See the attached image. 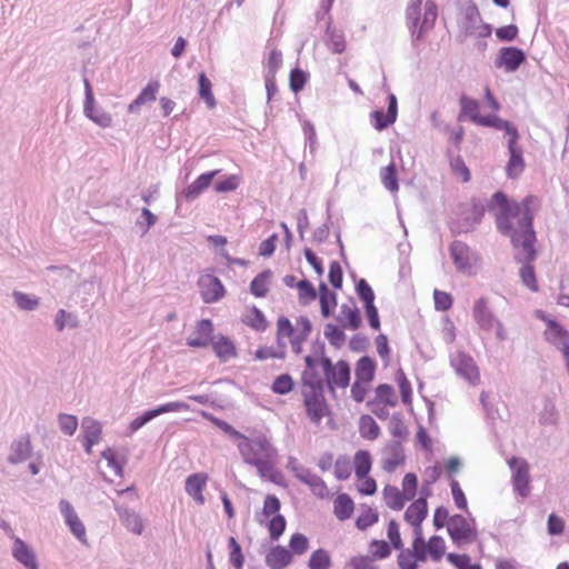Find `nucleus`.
Instances as JSON below:
<instances>
[{
  "label": "nucleus",
  "mask_w": 569,
  "mask_h": 569,
  "mask_svg": "<svg viewBox=\"0 0 569 569\" xmlns=\"http://www.w3.org/2000/svg\"><path fill=\"white\" fill-rule=\"evenodd\" d=\"M520 134L518 131L515 134L510 136L507 141L509 159L506 166V173L507 177L511 179L518 178L526 167L523 159V150L518 144Z\"/></svg>",
  "instance_id": "obj_15"
},
{
  "label": "nucleus",
  "mask_w": 569,
  "mask_h": 569,
  "mask_svg": "<svg viewBox=\"0 0 569 569\" xmlns=\"http://www.w3.org/2000/svg\"><path fill=\"white\" fill-rule=\"evenodd\" d=\"M323 333L329 343L337 349L341 348L346 341V333L337 325L327 323Z\"/></svg>",
  "instance_id": "obj_51"
},
{
  "label": "nucleus",
  "mask_w": 569,
  "mask_h": 569,
  "mask_svg": "<svg viewBox=\"0 0 569 569\" xmlns=\"http://www.w3.org/2000/svg\"><path fill=\"white\" fill-rule=\"evenodd\" d=\"M251 315H252V318L249 320H243V322L258 332L266 331V329L268 327V321H267L263 312L258 307L252 306Z\"/></svg>",
  "instance_id": "obj_62"
},
{
  "label": "nucleus",
  "mask_w": 569,
  "mask_h": 569,
  "mask_svg": "<svg viewBox=\"0 0 569 569\" xmlns=\"http://www.w3.org/2000/svg\"><path fill=\"white\" fill-rule=\"evenodd\" d=\"M448 535L457 546L472 542L477 539L478 532L462 515H453L449 519Z\"/></svg>",
  "instance_id": "obj_11"
},
{
  "label": "nucleus",
  "mask_w": 569,
  "mask_h": 569,
  "mask_svg": "<svg viewBox=\"0 0 569 569\" xmlns=\"http://www.w3.org/2000/svg\"><path fill=\"white\" fill-rule=\"evenodd\" d=\"M12 557L27 569H40L34 551L19 537L13 540Z\"/></svg>",
  "instance_id": "obj_21"
},
{
  "label": "nucleus",
  "mask_w": 569,
  "mask_h": 569,
  "mask_svg": "<svg viewBox=\"0 0 569 569\" xmlns=\"http://www.w3.org/2000/svg\"><path fill=\"white\" fill-rule=\"evenodd\" d=\"M272 276L270 269H266L258 273L250 282V292L257 298H263L267 296L269 288L268 281Z\"/></svg>",
  "instance_id": "obj_41"
},
{
  "label": "nucleus",
  "mask_w": 569,
  "mask_h": 569,
  "mask_svg": "<svg viewBox=\"0 0 569 569\" xmlns=\"http://www.w3.org/2000/svg\"><path fill=\"white\" fill-rule=\"evenodd\" d=\"M386 405L390 407H395L397 405V399L395 397V389L389 383H381L376 388V398L373 400H369L367 402V407H371L375 405Z\"/></svg>",
  "instance_id": "obj_38"
},
{
  "label": "nucleus",
  "mask_w": 569,
  "mask_h": 569,
  "mask_svg": "<svg viewBox=\"0 0 569 569\" xmlns=\"http://www.w3.org/2000/svg\"><path fill=\"white\" fill-rule=\"evenodd\" d=\"M238 450L243 462H249L252 458H277L278 450L272 445L270 437L260 430H250L249 435L238 443Z\"/></svg>",
  "instance_id": "obj_3"
},
{
  "label": "nucleus",
  "mask_w": 569,
  "mask_h": 569,
  "mask_svg": "<svg viewBox=\"0 0 569 569\" xmlns=\"http://www.w3.org/2000/svg\"><path fill=\"white\" fill-rule=\"evenodd\" d=\"M210 345L212 346L216 357L221 362H227L230 359L236 358L238 356L236 345L227 336H223V335L213 336Z\"/></svg>",
  "instance_id": "obj_24"
},
{
  "label": "nucleus",
  "mask_w": 569,
  "mask_h": 569,
  "mask_svg": "<svg viewBox=\"0 0 569 569\" xmlns=\"http://www.w3.org/2000/svg\"><path fill=\"white\" fill-rule=\"evenodd\" d=\"M519 262H522V267L520 268L519 276L523 286L530 289L532 292H537L539 290L535 268L532 262L535 260H530L528 253H526L525 259L517 258Z\"/></svg>",
  "instance_id": "obj_35"
},
{
  "label": "nucleus",
  "mask_w": 569,
  "mask_h": 569,
  "mask_svg": "<svg viewBox=\"0 0 569 569\" xmlns=\"http://www.w3.org/2000/svg\"><path fill=\"white\" fill-rule=\"evenodd\" d=\"M428 516V502L426 497L416 499L406 510L405 520L413 527L417 541L421 540V523Z\"/></svg>",
  "instance_id": "obj_19"
},
{
  "label": "nucleus",
  "mask_w": 569,
  "mask_h": 569,
  "mask_svg": "<svg viewBox=\"0 0 569 569\" xmlns=\"http://www.w3.org/2000/svg\"><path fill=\"white\" fill-rule=\"evenodd\" d=\"M355 473L359 480L367 478L372 467L371 455L368 450H358L353 459Z\"/></svg>",
  "instance_id": "obj_39"
},
{
  "label": "nucleus",
  "mask_w": 569,
  "mask_h": 569,
  "mask_svg": "<svg viewBox=\"0 0 569 569\" xmlns=\"http://www.w3.org/2000/svg\"><path fill=\"white\" fill-rule=\"evenodd\" d=\"M398 117V100L393 93L387 97V111L377 109L370 113V119L373 128L382 131L392 126Z\"/></svg>",
  "instance_id": "obj_17"
},
{
  "label": "nucleus",
  "mask_w": 569,
  "mask_h": 569,
  "mask_svg": "<svg viewBox=\"0 0 569 569\" xmlns=\"http://www.w3.org/2000/svg\"><path fill=\"white\" fill-rule=\"evenodd\" d=\"M559 412L556 408L555 402L547 398L543 401V408L539 413V423L541 426H555L558 423Z\"/></svg>",
  "instance_id": "obj_46"
},
{
  "label": "nucleus",
  "mask_w": 569,
  "mask_h": 569,
  "mask_svg": "<svg viewBox=\"0 0 569 569\" xmlns=\"http://www.w3.org/2000/svg\"><path fill=\"white\" fill-rule=\"evenodd\" d=\"M116 511L122 525L131 532L141 535L143 531V522L141 517L133 510L128 508H116Z\"/></svg>",
  "instance_id": "obj_34"
},
{
  "label": "nucleus",
  "mask_w": 569,
  "mask_h": 569,
  "mask_svg": "<svg viewBox=\"0 0 569 569\" xmlns=\"http://www.w3.org/2000/svg\"><path fill=\"white\" fill-rule=\"evenodd\" d=\"M438 17V6L433 0H427L425 3V11L419 26L416 40H422L425 36L433 29Z\"/></svg>",
  "instance_id": "obj_30"
},
{
  "label": "nucleus",
  "mask_w": 569,
  "mask_h": 569,
  "mask_svg": "<svg viewBox=\"0 0 569 569\" xmlns=\"http://www.w3.org/2000/svg\"><path fill=\"white\" fill-rule=\"evenodd\" d=\"M378 521H379V513L377 512V510H375L370 507H366V509L356 519V527L359 530L365 531L369 527L377 523Z\"/></svg>",
  "instance_id": "obj_56"
},
{
  "label": "nucleus",
  "mask_w": 569,
  "mask_h": 569,
  "mask_svg": "<svg viewBox=\"0 0 569 569\" xmlns=\"http://www.w3.org/2000/svg\"><path fill=\"white\" fill-rule=\"evenodd\" d=\"M208 478L209 477L206 472H196L189 475L186 479L184 490L197 502V505L204 503L202 492L207 486Z\"/></svg>",
  "instance_id": "obj_22"
},
{
  "label": "nucleus",
  "mask_w": 569,
  "mask_h": 569,
  "mask_svg": "<svg viewBox=\"0 0 569 569\" xmlns=\"http://www.w3.org/2000/svg\"><path fill=\"white\" fill-rule=\"evenodd\" d=\"M355 510L352 498L348 493H339L333 501V513L340 520L349 519Z\"/></svg>",
  "instance_id": "obj_36"
},
{
  "label": "nucleus",
  "mask_w": 569,
  "mask_h": 569,
  "mask_svg": "<svg viewBox=\"0 0 569 569\" xmlns=\"http://www.w3.org/2000/svg\"><path fill=\"white\" fill-rule=\"evenodd\" d=\"M449 252L457 271L469 276L476 273V266L480 260V256L466 242L460 240L452 241L449 246Z\"/></svg>",
  "instance_id": "obj_7"
},
{
  "label": "nucleus",
  "mask_w": 569,
  "mask_h": 569,
  "mask_svg": "<svg viewBox=\"0 0 569 569\" xmlns=\"http://www.w3.org/2000/svg\"><path fill=\"white\" fill-rule=\"evenodd\" d=\"M472 318L479 329L485 332H491L496 329V337L499 341H505L508 338L505 325L496 317L489 307V299L480 297L473 303Z\"/></svg>",
  "instance_id": "obj_6"
},
{
  "label": "nucleus",
  "mask_w": 569,
  "mask_h": 569,
  "mask_svg": "<svg viewBox=\"0 0 569 569\" xmlns=\"http://www.w3.org/2000/svg\"><path fill=\"white\" fill-rule=\"evenodd\" d=\"M325 43L328 50L333 54H341L347 49V41L342 30L332 26V19L329 17L325 32Z\"/></svg>",
  "instance_id": "obj_23"
},
{
  "label": "nucleus",
  "mask_w": 569,
  "mask_h": 569,
  "mask_svg": "<svg viewBox=\"0 0 569 569\" xmlns=\"http://www.w3.org/2000/svg\"><path fill=\"white\" fill-rule=\"evenodd\" d=\"M376 369V361L371 357H361L356 363V380L363 383H370L375 378Z\"/></svg>",
  "instance_id": "obj_33"
},
{
  "label": "nucleus",
  "mask_w": 569,
  "mask_h": 569,
  "mask_svg": "<svg viewBox=\"0 0 569 569\" xmlns=\"http://www.w3.org/2000/svg\"><path fill=\"white\" fill-rule=\"evenodd\" d=\"M12 296L18 307L22 310L32 311L39 306V299L34 296L21 291H13Z\"/></svg>",
  "instance_id": "obj_61"
},
{
  "label": "nucleus",
  "mask_w": 569,
  "mask_h": 569,
  "mask_svg": "<svg viewBox=\"0 0 569 569\" xmlns=\"http://www.w3.org/2000/svg\"><path fill=\"white\" fill-rule=\"evenodd\" d=\"M83 87H84V102H83V113L84 116L93 121L101 128H109L112 124V117L110 113L106 112L103 109L96 107V100L93 96L92 86L88 78H83Z\"/></svg>",
  "instance_id": "obj_10"
},
{
  "label": "nucleus",
  "mask_w": 569,
  "mask_h": 569,
  "mask_svg": "<svg viewBox=\"0 0 569 569\" xmlns=\"http://www.w3.org/2000/svg\"><path fill=\"white\" fill-rule=\"evenodd\" d=\"M303 406L308 418L313 423H320V421L331 413L330 407L325 398V389L313 391H302Z\"/></svg>",
  "instance_id": "obj_9"
},
{
  "label": "nucleus",
  "mask_w": 569,
  "mask_h": 569,
  "mask_svg": "<svg viewBox=\"0 0 569 569\" xmlns=\"http://www.w3.org/2000/svg\"><path fill=\"white\" fill-rule=\"evenodd\" d=\"M309 79V73L299 67L293 68L289 74V87L293 93L303 90Z\"/></svg>",
  "instance_id": "obj_50"
},
{
  "label": "nucleus",
  "mask_w": 569,
  "mask_h": 569,
  "mask_svg": "<svg viewBox=\"0 0 569 569\" xmlns=\"http://www.w3.org/2000/svg\"><path fill=\"white\" fill-rule=\"evenodd\" d=\"M380 178L383 187L390 192L399 190L398 173L393 162L381 169Z\"/></svg>",
  "instance_id": "obj_45"
},
{
  "label": "nucleus",
  "mask_w": 569,
  "mask_h": 569,
  "mask_svg": "<svg viewBox=\"0 0 569 569\" xmlns=\"http://www.w3.org/2000/svg\"><path fill=\"white\" fill-rule=\"evenodd\" d=\"M198 93L199 97L206 102L209 109H213L217 104L216 98L212 93V83L204 72H200L198 76Z\"/></svg>",
  "instance_id": "obj_43"
},
{
  "label": "nucleus",
  "mask_w": 569,
  "mask_h": 569,
  "mask_svg": "<svg viewBox=\"0 0 569 569\" xmlns=\"http://www.w3.org/2000/svg\"><path fill=\"white\" fill-rule=\"evenodd\" d=\"M508 465L512 470L513 491L523 498L528 497L530 492L529 463L522 458L511 457Z\"/></svg>",
  "instance_id": "obj_12"
},
{
  "label": "nucleus",
  "mask_w": 569,
  "mask_h": 569,
  "mask_svg": "<svg viewBox=\"0 0 569 569\" xmlns=\"http://www.w3.org/2000/svg\"><path fill=\"white\" fill-rule=\"evenodd\" d=\"M461 18L458 20V41L462 43L469 37L481 39L489 38L492 33L491 24L483 22L478 6L470 1L460 10Z\"/></svg>",
  "instance_id": "obj_2"
},
{
  "label": "nucleus",
  "mask_w": 569,
  "mask_h": 569,
  "mask_svg": "<svg viewBox=\"0 0 569 569\" xmlns=\"http://www.w3.org/2000/svg\"><path fill=\"white\" fill-rule=\"evenodd\" d=\"M360 436L368 440H375L380 435V427L369 415H362L359 420Z\"/></svg>",
  "instance_id": "obj_44"
},
{
  "label": "nucleus",
  "mask_w": 569,
  "mask_h": 569,
  "mask_svg": "<svg viewBox=\"0 0 569 569\" xmlns=\"http://www.w3.org/2000/svg\"><path fill=\"white\" fill-rule=\"evenodd\" d=\"M450 365L470 385L476 386L480 381L479 368L470 355L459 351L450 357Z\"/></svg>",
  "instance_id": "obj_13"
},
{
  "label": "nucleus",
  "mask_w": 569,
  "mask_h": 569,
  "mask_svg": "<svg viewBox=\"0 0 569 569\" xmlns=\"http://www.w3.org/2000/svg\"><path fill=\"white\" fill-rule=\"evenodd\" d=\"M287 520L281 513L273 516L267 523V528L272 541H277L286 531Z\"/></svg>",
  "instance_id": "obj_52"
},
{
  "label": "nucleus",
  "mask_w": 569,
  "mask_h": 569,
  "mask_svg": "<svg viewBox=\"0 0 569 569\" xmlns=\"http://www.w3.org/2000/svg\"><path fill=\"white\" fill-rule=\"evenodd\" d=\"M545 339L558 350L563 351L569 346V331L559 321H548Z\"/></svg>",
  "instance_id": "obj_25"
},
{
  "label": "nucleus",
  "mask_w": 569,
  "mask_h": 569,
  "mask_svg": "<svg viewBox=\"0 0 569 569\" xmlns=\"http://www.w3.org/2000/svg\"><path fill=\"white\" fill-rule=\"evenodd\" d=\"M488 201L472 197L470 200V208L463 204L459 206L458 219L453 222L451 231L453 233H468L476 229L481 223L482 218L488 210Z\"/></svg>",
  "instance_id": "obj_4"
},
{
  "label": "nucleus",
  "mask_w": 569,
  "mask_h": 569,
  "mask_svg": "<svg viewBox=\"0 0 569 569\" xmlns=\"http://www.w3.org/2000/svg\"><path fill=\"white\" fill-rule=\"evenodd\" d=\"M386 450L390 453V456L383 459L382 468L387 472H393L397 467L405 463L406 456L403 447L400 441L393 440L388 443Z\"/></svg>",
  "instance_id": "obj_29"
},
{
  "label": "nucleus",
  "mask_w": 569,
  "mask_h": 569,
  "mask_svg": "<svg viewBox=\"0 0 569 569\" xmlns=\"http://www.w3.org/2000/svg\"><path fill=\"white\" fill-rule=\"evenodd\" d=\"M198 284L201 298L206 303H214L226 296V289L221 280L212 274L201 276Z\"/></svg>",
  "instance_id": "obj_18"
},
{
  "label": "nucleus",
  "mask_w": 569,
  "mask_h": 569,
  "mask_svg": "<svg viewBox=\"0 0 569 569\" xmlns=\"http://www.w3.org/2000/svg\"><path fill=\"white\" fill-rule=\"evenodd\" d=\"M535 200L536 197L527 196L521 202H517L510 200L503 191L498 190L487 203L488 211L495 212L497 230L501 234L510 237L512 246L521 247L530 260L537 258L535 213L531 209Z\"/></svg>",
  "instance_id": "obj_1"
},
{
  "label": "nucleus",
  "mask_w": 569,
  "mask_h": 569,
  "mask_svg": "<svg viewBox=\"0 0 569 569\" xmlns=\"http://www.w3.org/2000/svg\"><path fill=\"white\" fill-rule=\"evenodd\" d=\"M277 461V458H259V459H251L247 465L256 467L259 476L261 478H269L274 471V463Z\"/></svg>",
  "instance_id": "obj_55"
},
{
  "label": "nucleus",
  "mask_w": 569,
  "mask_h": 569,
  "mask_svg": "<svg viewBox=\"0 0 569 569\" xmlns=\"http://www.w3.org/2000/svg\"><path fill=\"white\" fill-rule=\"evenodd\" d=\"M54 326L58 331H62L66 327L77 328L79 326V320L77 315L67 312L64 309H60L56 315Z\"/></svg>",
  "instance_id": "obj_54"
},
{
  "label": "nucleus",
  "mask_w": 569,
  "mask_h": 569,
  "mask_svg": "<svg viewBox=\"0 0 569 569\" xmlns=\"http://www.w3.org/2000/svg\"><path fill=\"white\" fill-rule=\"evenodd\" d=\"M352 467L348 456L341 455L335 462V476L338 480H347L351 476Z\"/></svg>",
  "instance_id": "obj_64"
},
{
  "label": "nucleus",
  "mask_w": 569,
  "mask_h": 569,
  "mask_svg": "<svg viewBox=\"0 0 569 569\" xmlns=\"http://www.w3.org/2000/svg\"><path fill=\"white\" fill-rule=\"evenodd\" d=\"M353 307L343 303L340 308L341 315L346 318L347 322H342V328L356 330L361 326L360 310L356 307L355 300L351 298Z\"/></svg>",
  "instance_id": "obj_42"
},
{
  "label": "nucleus",
  "mask_w": 569,
  "mask_h": 569,
  "mask_svg": "<svg viewBox=\"0 0 569 569\" xmlns=\"http://www.w3.org/2000/svg\"><path fill=\"white\" fill-rule=\"evenodd\" d=\"M422 0H410L406 9V24L411 34L412 46H416V36L421 23Z\"/></svg>",
  "instance_id": "obj_28"
},
{
  "label": "nucleus",
  "mask_w": 569,
  "mask_h": 569,
  "mask_svg": "<svg viewBox=\"0 0 569 569\" xmlns=\"http://www.w3.org/2000/svg\"><path fill=\"white\" fill-rule=\"evenodd\" d=\"M527 60L526 52L518 47H502L495 59V67L508 73L516 72Z\"/></svg>",
  "instance_id": "obj_14"
},
{
  "label": "nucleus",
  "mask_w": 569,
  "mask_h": 569,
  "mask_svg": "<svg viewBox=\"0 0 569 569\" xmlns=\"http://www.w3.org/2000/svg\"><path fill=\"white\" fill-rule=\"evenodd\" d=\"M292 553L283 546L271 547L264 562L270 569H283L292 562Z\"/></svg>",
  "instance_id": "obj_27"
},
{
  "label": "nucleus",
  "mask_w": 569,
  "mask_h": 569,
  "mask_svg": "<svg viewBox=\"0 0 569 569\" xmlns=\"http://www.w3.org/2000/svg\"><path fill=\"white\" fill-rule=\"evenodd\" d=\"M476 124L493 128L496 130H502L505 131L506 136H508V138L518 132V128L512 122L505 120L497 114H480V117L476 119Z\"/></svg>",
  "instance_id": "obj_31"
},
{
  "label": "nucleus",
  "mask_w": 569,
  "mask_h": 569,
  "mask_svg": "<svg viewBox=\"0 0 569 569\" xmlns=\"http://www.w3.org/2000/svg\"><path fill=\"white\" fill-rule=\"evenodd\" d=\"M320 310L323 318H329L337 307V295L325 282L319 284Z\"/></svg>",
  "instance_id": "obj_37"
},
{
  "label": "nucleus",
  "mask_w": 569,
  "mask_h": 569,
  "mask_svg": "<svg viewBox=\"0 0 569 569\" xmlns=\"http://www.w3.org/2000/svg\"><path fill=\"white\" fill-rule=\"evenodd\" d=\"M293 387L295 382L292 377L289 373H282L273 380L271 390L276 395L284 396L292 391Z\"/></svg>",
  "instance_id": "obj_57"
},
{
  "label": "nucleus",
  "mask_w": 569,
  "mask_h": 569,
  "mask_svg": "<svg viewBox=\"0 0 569 569\" xmlns=\"http://www.w3.org/2000/svg\"><path fill=\"white\" fill-rule=\"evenodd\" d=\"M309 569H329L331 567V558L329 552L322 548L313 551L309 559Z\"/></svg>",
  "instance_id": "obj_53"
},
{
  "label": "nucleus",
  "mask_w": 569,
  "mask_h": 569,
  "mask_svg": "<svg viewBox=\"0 0 569 569\" xmlns=\"http://www.w3.org/2000/svg\"><path fill=\"white\" fill-rule=\"evenodd\" d=\"M383 496L387 506L396 511L401 510L406 501L409 500L396 486L391 485H387L383 488Z\"/></svg>",
  "instance_id": "obj_40"
},
{
  "label": "nucleus",
  "mask_w": 569,
  "mask_h": 569,
  "mask_svg": "<svg viewBox=\"0 0 569 569\" xmlns=\"http://www.w3.org/2000/svg\"><path fill=\"white\" fill-rule=\"evenodd\" d=\"M160 83L158 81H150L137 96V98L128 106V112L136 113L140 107L153 102L157 99Z\"/></svg>",
  "instance_id": "obj_32"
},
{
  "label": "nucleus",
  "mask_w": 569,
  "mask_h": 569,
  "mask_svg": "<svg viewBox=\"0 0 569 569\" xmlns=\"http://www.w3.org/2000/svg\"><path fill=\"white\" fill-rule=\"evenodd\" d=\"M320 366L325 375V387L330 393L336 395V388H347L351 379V368L347 360L340 359L336 363L322 356Z\"/></svg>",
  "instance_id": "obj_5"
},
{
  "label": "nucleus",
  "mask_w": 569,
  "mask_h": 569,
  "mask_svg": "<svg viewBox=\"0 0 569 569\" xmlns=\"http://www.w3.org/2000/svg\"><path fill=\"white\" fill-rule=\"evenodd\" d=\"M356 292L363 302V307L375 303V292L366 279L361 278L356 282Z\"/></svg>",
  "instance_id": "obj_58"
},
{
  "label": "nucleus",
  "mask_w": 569,
  "mask_h": 569,
  "mask_svg": "<svg viewBox=\"0 0 569 569\" xmlns=\"http://www.w3.org/2000/svg\"><path fill=\"white\" fill-rule=\"evenodd\" d=\"M201 416L207 420L211 421L217 428H219L221 431L228 435L231 439L241 441V439L244 438V435L242 432L234 429L229 422L214 417L212 413L202 411Z\"/></svg>",
  "instance_id": "obj_47"
},
{
  "label": "nucleus",
  "mask_w": 569,
  "mask_h": 569,
  "mask_svg": "<svg viewBox=\"0 0 569 569\" xmlns=\"http://www.w3.org/2000/svg\"><path fill=\"white\" fill-rule=\"evenodd\" d=\"M81 427H82L83 439H89V440L99 442L101 433H102V427L99 421H97L92 418L86 417L82 420Z\"/></svg>",
  "instance_id": "obj_49"
},
{
  "label": "nucleus",
  "mask_w": 569,
  "mask_h": 569,
  "mask_svg": "<svg viewBox=\"0 0 569 569\" xmlns=\"http://www.w3.org/2000/svg\"><path fill=\"white\" fill-rule=\"evenodd\" d=\"M229 547V561L236 569H241L244 563V557L242 553L241 546L234 537H230L228 540Z\"/></svg>",
  "instance_id": "obj_59"
},
{
  "label": "nucleus",
  "mask_w": 569,
  "mask_h": 569,
  "mask_svg": "<svg viewBox=\"0 0 569 569\" xmlns=\"http://www.w3.org/2000/svg\"><path fill=\"white\" fill-rule=\"evenodd\" d=\"M219 170H212L201 173L191 184H189L181 193L176 196L177 207L176 211L180 209L182 200L191 202L196 200L204 190L212 183Z\"/></svg>",
  "instance_id": "obj_16"
},
{
  "label": "nucleus",
  "mask_w": 569,
  "mask_h": 569,
  "mask_svg": "<svg viewBox=\"0 0 569 569\" xmlns=\"http://www.w3.org/2000/svg\"><path fill=\"white\" fill-rule=\"evenodd\" d=\"M460 106L461 111L458 119L461 121L462 117L467 116L473 123H476V119L480 117L478 101L462 94L460 97Z\"/></svg>",
  "instance_id": "obj_48"
},
{
  "label": "nucleus",
  "mask_w": 569,
  "mask_h": 569,
  "mask_svg": "<svg viewBox=\"0 0 569 569\" xmlns=\"http://www.w3.org/2000/svg\"><path fill=\"white\" fill-rule=\"evenodd\" d=\"M446 551V543L441 536H432L428 541V555L433 561H439Z\"/></svg>",
  "instance_id": "obj_60"
},
{
  "label": "nucleus",
  "mask_w": 569,
  "mask_h": 569,
  "mask_svg": "<svg viewBox=\"0 0 569 569\" xmlns=\"http://www.w3.org/2000/svg\"><path fill=\"white\" fill-rule=\"evenodd\" d=\"M301 382L303 387H308V391L325 389V381L319 377L317 370H305L301 375Z\"/></svg>",
  "instance_id": "obj_63"
},
{
  "label": "nucleus",
  "mask_w": 569,
  "mask_h": 569,
  "mask_svg": "<svg viewBox=\"0 0 569 569\" xmlns=\"http://www.w3.org/2000/svg\"><path fill=\"white\" fill-rule=\"evenodd\" d=\"M10 455L7 460L11 465H18L26 461L31 456V442L28 435L13 440L10 447Z\"/></svg>",
  "instance_id": "obj_26"
},
{
  "label": "nucleus",
  "mask_w": 569,
  "mask_h": 569,
  "mask_svg": "<svg viewBox=\"0 0 569 569\" xmlns=\"http://www.w3.org/2000/svg\"><path fill=\"white\" fill-rule=\"evenodd\" d=\"M213 323L210 319L197 322L194 331L187 338V346L192 348H207L213 338Z\"/></svg>",
  "instance_id": "obj_20"
},
{
  "label": "nucleus",
  "mask_w": 569,
  "mask_h": 569,
  "mask_svg": "<svg viewBox=\"0 0 569 569\" xmlns=\"http://www.w3.org/2000/svg\"><path fill=\"white\" fill-rule=\"evenodd\" d=\"M287 468L295 472V476L305 485L309 486L312 493L319 498H325L328 495V487L322 478L311 472L310 469L303 467L298 460L290 456L288 458Z\"/></svg>",
  "instance_id": "obj_8"
}]
</instances>
